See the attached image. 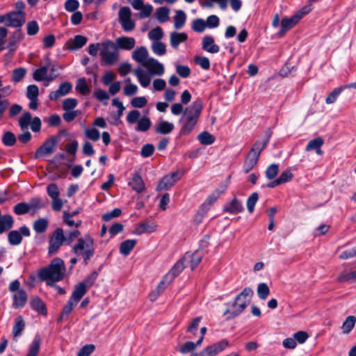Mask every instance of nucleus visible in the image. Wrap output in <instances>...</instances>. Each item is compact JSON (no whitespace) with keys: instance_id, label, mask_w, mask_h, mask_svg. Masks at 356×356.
I'll return each instance as SVG.
<instances>
[{"instance_id":"1","label":"nucleus","mask_w":356,"mask_h":356,"mask_svg":"<svg viewBox=\"0 0 356 356\" xmlns=\"http://www.w3.org/2000/svg\"><path fill=\"white\" fill-rule=\"evenodd\" d=\"M203 108L201 99H195L191 106L186 108L179 122L181 127L179 134L181 136L189 135L195 128Z\"/></svg>"},{"instance_id":"2","label":"nucleus","mask_w":356,"mask_h":356,"mask_svg":"<svg viewBox=\"0 0 356 356\" xmlns=\"http://www.w3.org/2000/svg\"><path fill=\"white\" fill-rule=\"evenodd\" d=\"M65 266L60 258H54L50 264L40 268L38 276L40 281H44L50 286H54V283L62 280L65 274Z\"/></svg>"},{"instance_id":"3","label":"nucleus","mask_w":356,"mask_h":356,"mask_svg":"<svg viewBox=\"0 0 356 356\" xmlns=\"http://www.w3.org/2000/svg\"><path fill=\"white\" fill-rule=\"evenodd\" d=\"M72 251L76 255H81L84 263L87 264L95 254L93 238L89 234L79 238L77 242L72 246Z\"/></svg>"},{"instance_id":"4","label":"nucleus","mask_w":356,"mask_h":356,"mask_svg":"<svg viewBox=\"0 0 356 356\" xmlns=\"http://www.w3.org/2000/svg\"><path fill=\"white\" fill-rule=\"evenodd\" d=\"M270 140V136L263 140H257L248 154L243 165V171L248 173L257 164L261 151L267 146Z\"/></svg>"},{"instance_id":"5","label":"nucleus","mask_w":356,"mask_h":356,"mask_svg":"<svg viewBox=\"0 0 356 356\" xmlns=\"http://www.w3.org/2000/svg\"><path fill=\"white\" fill-rule=\"evenodd\" d=\"M254 291L250 287H245L236 298L234 302L225 305L232 306V317H236L242 313L249 305L253 296Z\"/></svg>"},{"instance_id":"6","label":"nucleus","mask_w":356,"mask_h":356,"mask_svg":"<svg viewBox=\"0 0 356 356\" xmlns=\"http://www.w3.org/2000/svg\"><path fill=\"white\" fill-rule=\"evenodd\" d=\"M99 56L106 65H113L120 58L119 51L114 42L106 40L101 42Z\"/></svg>"},{"instance_id":"7","label":"nucleus","mask_w":356,"mask_h":356,"mask_svg":"<svg viewBox=\"0 0 356 356\" xmlns=\"http://www.w3.org/2000/svg\"><path fill=\"white\" fill-rule=\"evenodd\" d=\"M45 65L36 69L33 72V79L36 81H44V86H48L49 83L53 81L57 76L58 74H48V69L51 64V60L48 56H46L44 58Z\"/></svg>"},{"instance_id":"8","label":"nucleus","mask_w":356,"mask_h":356,"mask_svg":"<svg viewBox=\"0 0 356 356\" xmlns=\"http://www.w3.org/2000/svg\"><path fill=\"white\" fill-rule=\"evenodd\" d=\"M65 244V235L62 228H56L52 234L49 241L48 253L53 254L57 252L62 245Z\"/></svg>"},{"instance_id":"9","label":"nucleus","mask_w":356,"mask_h":356,"mask_svg":"<svg viewBox=\"0 0 356 356\" xmlns=\"http://www.w3.org/2000/svg\"><path fill=\"white\" fill-rule=\"evenodd\" d=\"M118 16L119 22L124 31L129 32L134 29L135 22L131 19V11L129 7H122L119 10Z\"/></svg>"},{"instance_id":"10","label":"nucleus","mask_w":356,"mask_h":356,"mask_svg":"<svg viewBox=\"0 0 356 356\" xmlns=\"http://www.w3.org/2000/svg\"><path fill=\"white\" fill-rule=\"evenodd\" d=\"M58 140L59 136H52L49 140L44 141L35 151V158L38 159L52 154Z\"/></svg>"},{"instance_id":"11","label":"nucleus","mask_w":356,"mask_h":356,"mask_svg":"<svg viewBox=\"0 0 356 356\" xmlns=\"http://www.w3.org/2000/svg\"><path fill=\"white\" fill-rule=\"evenodd\" d=\"M30 234L29 228L26 225H23L18 230L10 231L8 234V241L10 245L16 246L22 243L23 236L28 237Z\"/></svg>"},{"instance_id":"12","label":"nucleus","mask_w":356,"mask_h":356,"mask_svg":"<svg viewBox=\"0 0 356 356\" xmlns=\"http://www.w3.org/2000/svg\"><path fill=\"white\" fill-rule=\"evenodd\" d=\"M7 27H13L16 29H22L26 22V13L10 11L7 13Z\"/></svg>"},{"instance_id":"13","label":"nucleus","mask_w":356,"mask_h":356,"mask_svg":"<svg viewBox=\"0 0 356 356\" xmlns=\"http://www.w3.org/2000/svg\"><path fill=\"white\" fill-rule=\"evenodd\" d=\"M183 175V172L179 171L173 172L164 176L157 186L158 191L168 189L179 181Z\"/></svg>"},{"instance_id":"14","label":"nucleus","mask_w":356,"mask_h":356,"mask_svg":"<svg viewBox=\"0 0 356 356\" xmlns=\"http://www.w3.org/2000/svg\"><path fill=\"white\" fill-rule=\"evenodd\" d=\"M229 346L226 339H222L211 346L205 348L201 353L200 356H216Z\"/></svg>"},{"instance_id":"15","label":"nucleus","mask_w":356,"mask_h":356,"mask_svg":"<svg viewBox=\"0 0 356 356\" xmlns=\"http://www.w3.org/2000/svg\"><path fill=\"white\" fill-rule=\"evenodd\" d=\"M39 89L36 85H29L26 90V97L30 100L29 107L30 109L35 111L38 106Z\"/></svg>"},{"instance_id":"16","label":"nucleus","mask_w":356,"mask_h":356,"mask_svg":"<svg viewBox=\"0 0 356 356\" xmlns=\"http://www.w3.org/2000/svg\"><path fill=\"white\" fill-rule=\"evenodd\" d=\"M72 85L68 81L63 82L59 85L58 90L51 91L49 94V99L52 101H57L61 97L67 95L72 90Z\"/></svg>"},{"instance_id":"17","label":"nucleus","mask_w":356,"mask_h":356,"mask_svg":"<svg viewBox=\"0 0 356 356\" xmlns=\"http://www.w3.org/2000/svg\"><path fill=\"white\" fill-rule=\"evenodd\" d=\"M148 50L145 47L141 46L136 48L131 54L132 58L142 66H145V64L148 61L149 58L148 57Z\"/></svg>"},{"instance_id":"18","label":"nucleus","mask_w":356,"mask_h":356,"mask_svg":"<svg viewBox=\"0 0 356 356\" xmlns=\"http://www.w3.org/2000/svg\"><path fill=\"white\" fill-rule=\"evenodd\" d=\"M144 67L147 69L151 74L161 76L165 72L163 65L154 58H149Z\"/></svg>"},{"instance_id":"19","label":"nucleus","mask_w":356,"mask_h":356,"mask_svg":"<svg viewBox=\"0 0 356 356\" xmlns=\"http://www.w3.org/2000/svg\"><path fill=\"white\" fill-rule=\"evenodd\" d=\"M12 298V307L14 309L22 308L26 304L28 300V296L24 289L18 290L13 294Z\"/></svg>"},{"instance_id":"20","label":"nucleus","mask_w":356,"mask_h":356,"mask_svg":"<svg viewBox=\"0 0 356 356\" xmlns=\"http://www.w3.org/2000/svg\"><path fill=\"white\" fill-rule=\"evenodd\" d=\"M115 44L118 49L129 51L134 48L136 40L132 37L121 36L115 40Z\"/></svg>"},{"instance_id":"21","label":"nucleus","mask_w":356,"mask_h":356,"mask_svg":"<svg viewBox=\"0 0 356 356\" xmlns=\"http://www.w3.org/2000/svg\"><path fill=\"white\" fill-rule=\"evenodd\" d=\"M129 186L136 193H141L145 189V186L142 177L137 172L131 175V179L128 182Z\"/></svg>"},{"instance_id":"22","label":"nucleus","mask_w":356,"mask_h":356,"mask_svg":"<svg viewBox=\"0 0 356 356\" xmlns=\"http://www.w3.org/2000/svg\"><path fill=\"white\" fill-rule=\"evenodd\" d=\"M24 38V34L22 29H16L13 32L8 40L7 48L10 51H15L17 47L18 43Z\"/></svg>"},{"instance_id":"23","label":"nucleus","mask_w":356,"mask_h":356,"mask_svg":"<svg viewBox=\"0 0 356 356\" xmlns=\"http://www.w3.org/2000/svg\"><path fill=\"white\" fill-rule=\"evenodd\" d=\"M202 49L211 54H217L220 51V47L215 44L214 38L211 35H205L202 41Z\"/></svg>"},{"instance_id":"24","label":"nucleus","mask_w":356,"mask_h":356,"mask_svg":"<svg viewBox=\"0 0 356 356\" xmlns=\"http://www.w3.org/2000/svg\"><path fill=\"white\" fill-rule=\"evenodd\" d=\"M202 253L197 251L193 254L186 253L183 257V260L189 262L191 270H194L202 261Z\"/></svg>"},{"instance_id":"25","label":"nucleus","mask_w":356,"mask_h":356,"mask_svg":"<svg viewBox=\"0 0 356 356\" xmlns=\"http://www.w3.org/2000/svg\"><path fill=\"white\" fill-rule=\"evenodd\" d=\"M188 35L185 33L172 32L170 35V43L172 48L177 49L179 45L186 41Z\"/></svg>"},{"instance_id":"26","label":"nucleus","mask_w":356,"mask_h":356,"mask_svg":"<svg viewBox=\"0 0 356 356\" xmlns=\"http://www.w3.org/2000/svg\"><path fill=\"white\" fill-rule=\"evenodd\" d=\"M244 208L241 202L236 198H234L229 204L224 207V211L231 214H236L242 212Z\"/></svg>"},{"instance_id":"27","label":"nucleus","mask_w":356,"mask_h":356,"mask_svg":"<svg viewBox=\"0 0 356 356\" xmlns=\"http://www.w3.org/2000/svg\"><path fill=\"white\" fill-rule=\"evenodd\" d=\"M156 225L154 223L142 222L136 227L134 234L136 235H141L144 233H152L156 230Z\"/></svg>"},{"instance_id":"28","label":"nucleus","mask_w":356,"mask_h":356,"mask_svg":"<svg viewBox=\"0 0 356 356\" xmlns=\"http://www.w3.org/2000/svg\"><path fill=\"white\" fill-rule=\"evenodd\" d=\"M88 288L83 284V283L79 282L74 286L72 293L70 298L74 300V302H79L83 296L86 293Z\"/></svg>"},{"instance_id":"29","label":"nucleus","mask_w":356,"mask_h":356,"mask_svg":"<svg viewBox=\"0 0 356 356\" xmlns=\"http://www.w3.org/2000/svg\"><path fill=\"white\" fill-rule=\"evenodd\" d=\"M27 204L29 213L31 216L35 215L40 209L44 207L42 200L38 197L31 198Z\"/></svg>"},{"instance_id":"30","label":"nucleus","mask_w":356,"mask_h":356,"mask_svg":"<svg viewBox=\"0 0 356 356\" xmlns=\"http://www.w3.org/2000/svg\"><path fill=\"white\" fill-rule=\"evenodd\" d=\"M298 20L294 15L291 17H284L281 21V29L279 32L280 35H284L287 31L293 28Z\"/></svg>"},{"instance_id":"31","label":"nucleus","mask_w":356,"mask_h":356,"mask_svg":"<svg viewBox=\"0 0 356 356\" xmlns=\"http://www.w3.org/2000/svg\"><path fill=\"white\" fill-rule=\"evenodd\" d=\"M31 307L42 315H47V311L43 301L38 296L33 297L30 302Z\"/></svg>"},{"instance_id":"32","label":"nucleus","mask_w":356,"mask_h":356,"mask_svg":"<svg viewBox=\"0 0 356 356\" xmlns=\"http://www.w3.org/2000/svg\"><path fill=\"white\" fill-rule=\"evenodd\" d=\"M175 128L172 122L165 120L159 122L155 127V132L160 134H168L173 131Z\"/></svg>"},{"instance_id":"33","label":"nucleus","mask_w":356,"mask_h":356,"mask_svg":"<svg viewBox=\"0 0 356 356\" xmlns=\"http://www.w3.org/2000/svg\"><path fill=\"white\" fill-rule=\"evenodd\" d=\"M134 74L137 77L140 84L143 88H147L149 85L151 79L149 75L145 73L142 68L138 67L135 69Z\"/></svg>"},{"instance_id":"34","label":"nucleus","mask_w":356,"mask_h":356,"mask_svg":"<svg viewBox=\"0 0 356 356\" xmlns=\"http://www.w3.org/2000/svg\"><path fill=\"white\" fill-rule=\"evenodd\" d=\"M25 327V322L22 316H18L15 319V324L13 327V336L15 338H17L22 335V332L24 331Z\"/></svg>"},{"instance_id":"35","label":"nucleus","mask_w":356,"mask_h":356,"mask_svg":"<svg viewBox=\"0 0 356 356\" xmlns=\"http://www.w3.org/2000/svg\"><path fill=\"white\" fill-rule=\"evenodd\" d=\"M14 225V219L12 216L4 215L0 219V234H3L10 229Z\"/></svg>"},{"instance_id":"36","label":"nucleus","mask_w":356,"mask_h":356,"mask_svg":"<svg viewBox=\"0 0 356 356\" xmlns=\"http://www.w3.org/2000/svg\"><path fill=\"white\" fill-rule=\"evenodd\" d=\"M136 241L134 239H127L122 241L120 246V252L124 256L129 254L131 251L136 245Z\"/></svg>"},{"instance_id":"37","label":"nucleus","mask_w":356,"mask_h":356,"mask_svg":"<svg viewBox=\"0 0 356 356\" xmlns=\"http://www.w3.org/2000/svg\"><path fill=\"white\" fill-rule=\"evenodd\" d=\"M41 339L39 335L35 336L29 346L27 356H37L40 347Z\"/></svg>"},{"instance_id":"38","label":"nucleus","mask_w":356,"mask_h":356,"mask_svg":"<svg viewBox=\"0 0 356 356\" xmlns=\"http://www.w3.org/2000/svg\"><path fill=\"white\" fill-rule=\"evenodd\" d=\"M184 261L185 260H183V258L177 261L173 267L170 269L165 279H166L168 276H170L171 280H173L175 277L179 275L185 267Z\"/></svg>"},{"instance_id":"39","label":"nucleus","mask_w":356,"mask_h":356,"mask_svg":"<svg viewBox=\"0 0 356 356\" xmlns=\"http://www.w3.org/2000/svg\"><path fill=\"white\" fill-rule=\"evenodd\" d=\"M186 15L183 10H177L174 17V26L177 29H180L185 24Z\"/></svg>"},{"instance_id":"40","label":"nucleus","mask_w":356,"mask_h":356,"mask_svg":"<svg viewBox=\"0 0 356 356\" xmlns=\"http://www.w3.org/2000/svg\"><path fill=\"white\" fill-rule=\"evenodd\" d=\"M356 323V318L354 316H348L343 321L341 329L343 334H348L353 329Z\"/></svg>"},{"instance_id":"41","label":"nucleus","mask_w":356,"mask_h":356,"mask_svg":"<svg viewBox=\"0 0 356 356\" xmlns=\"http://www.w3.org/2000/svg\"><path fill=\"white\" fill-rule=\"evenodd\" d=\"M137 126L135 128L136 131L145 132L150 128L152 122L148 117H143L137 122Z\"/></svg>"},{"instance_id":"42","label":"nucleus","mask_w":356,"mask_h":356,"mask_svg":"<svg viewBox=\"0 0 356 356\" xmlns=\"http://www.w3.org/2000/svg\"><path fill=\"white\" fill-rule=\"evenodd\" d=\"M197 139L201 144L209 145L214 143L215 137L208 131H202L197 136Z\"/></svg>"},{"instance_id":"43","label":"nucleus","mask_w":356,"mask_h":356,"mask_svg":"<svg viewBox=\"0 0 356 356\" xmlns=\"http://www.w3.org/2000/svg\"><path fill=\"white\" fill-rule=\"evenodd\" d=\"M63 222L70 227H75L76 228L79 227L82 224L81 220L74 221L72 220V215L69 214V211H64L63 213Z\"/></svg>"},{"instance_id":"44","label":"nucleus","mask_w":356,"mask_h":356,"mask_svg":"<svg viewBox=\"0 0 356 356\" xmlns=\"http://www.w3.org/2000/svg\"><path fill=\"white\" fill-rule=\"evenodd\" d=\"M152 51L157 56H163L166 53V46L161 41H154L152 44Z\"/></svg>"},{"instance_id":"45","label":"nucleus","mask_w":356,"mask_h":356,"mask_svg":"<svg viewBox=\"0 0 356 356\" xmlns=\"http://www.w3.org/2000/svg\"><path fill=\"white\" fill-rule=\"evenodd\" d=\"M345 90V87L341 86L339 88H334L326 97L325 103L327 104H331L334 103L339 95L341 93V92Z\"/></svg>"},{"instance_id":"46","label":"nucleus","mask_w":356,"mask_h":356,"mask_svg":"<svg viewBox=\"0 0 356 356\" xmlns=\"http://www.w3.org/2000/svg\"><path fill=\"white\" fill-rule=\"evenodd\" d=\"M1 140L4 145L11 147L15 144L17 138L13 132L6 131L2 136Z\"/></svg>"},{"instance_id":"47","label":"nucleus","mask_w":356,"mask_h":356,"mask_svg":"<svg viewBox=\"0 0 356 356\" xmlns=\"http://www.w3.org/2000/svg\"><path fill=\"white\" fill-rule=\"evenodd\" d=\"M323 143L324 140L321 137L316 138L309 141L305 147V150L307 152H310L312 150H316V149H319V147H321L323 146Z\"/></svg>"},{"instance_id":"48","label":"nucleus","mask_w":356,"mask_h":356,"mask_svg":"<svg viewBox=\"0 0 356 356\" xmlns=\"http://www.w3.org/2000/svg\"><path fill=\"white\" fill-rule=\"evenodd\" d=\"M84 135L86 138L92 141H97L100 138V133L95 127L86 128Z\"/></svg>"},{"instance_id":"49","label":"nucleus","mask_w":356,"mask_h":356,"mask_svg":"<svg viewBox=\"0 0 356 356\" xmlns=\"http://www.w3.org/2000/svg\"><path fill=\"white\" fill-rule=\"evenodd\" d=\"M31 114L26 111L24 112L19 119V126L22 130L28 129L31 121Z\"/></svg>"},{"instance_id":"50","label":"nucleus","mask_w":356,"mask_h":356,"mask_svg":"<svg viewBox=\"0 0 356 356\" xmlns=\"http://www.w3.org/2000/svg\"><path fill=\"white\" fill-rule=\"evenodd\" d=\"M48 226V221L45 218H40L36 220L33 223V229L37 233L44 232Z\"/></svg>"},{"instance_id":"51","label":"nucleus","mask_w":356,"mask_h":356,"mask_svg":"<svg viewBox=\"0 0 356 356\" xmlns=\"http://www.w3.org/2000/svg\"><path fill=\"white\" fill-rule=\"evenodd\" d=\"M87 40V38L83 35H75L73 40L72 46L71 49L75 50L83 47L86 44Z\"/></svg>"},{"instance_id":"52","label":"nucleus","mask_w":356,"mask_h":356,"mask_svg":"<svg viewBox=\"0 0 356 356\" xmlns=\"http://www.w3.org/2000/svg\"><path fill=\"white\" fill-rule=\"evenodd\" d=\"M270 293V289L266 283H260L257 286V295L261 300H266Z\"/></svg>"},{"instance_id":"53","label":"nucleus","mask_w":356,"mask_h":356,"mask_svg":"<svg viewBox=\"0 0 356 356\" xmlns=\"http://www.w3.org/2000/svg\"><path fill=\"white\" fill-rule=\"evenodd\" d=\"M77 304V302H74L73 300L70 298L67 302V304L64 306L63 308V310L61 312V314L59 317V320H61L65 316H68L71 312L72 311L74 307Z\"/></svg>"},{"instance_id":"54","label":"nucleus","mask_w":356,"mask_h":356,"mask_svg":"<svg viewBox=\"0 0 356 356\" xmlns=\"http://www.w3.org/2000/svg\"><path fill=\"white\" fill-rule=\"evenodd\" d=\"M156 15L160 22H165L169 18V9L166 7H161L156 10Z\"/></svg>"},{"instance_id":"55","label":"nucleus","mask_w":356,"mask_h":356,"mask_svg":"<svg viewBox=\"0 0 356 356\" xmlns=\"http://www.w3.org/2000/svg\"><path fill=\"white\" fill-rule=\"evenodd\" d=\"M26 73V70L24 67H18L13 70L12 74V80L15 83H18L22 80V79L25 76Z\"/></svg>"},{"instance_id":"56","label":"nucleus","mask_w":356,"mask_h":356,"mask_svg":"<svg viewBox=\"0 0 356 356\" xmlns=\"http://www.w3.org/2000/svg\"><path fill=\"white\" fill-rule=\"evenodd\" d=\"M163 36V32L160 26H156L152 29L149 33L148 37L152 40L159 41Z\"/></svg>"},{"instance_id":"57","label":"nucleus","mask_w":356,"mask_h":356,"mask_svg":"<svg viewBox=\"0 0 356 356\" xmlns=\"http://www.w3.org/2000/svg\"><path fill=\"white\" fill-rule=\"evenodd\" d=\"M76 89L83 95H86L90 92V88L88 86L85 78L78 80Z\"/></svg>"},{"instance_id":"58","label":"nucleus","mask_w":356,"mask_h":356,"mask_svg":"<svg viewBox=\"0 0 356 356\" xmlns=\"http://www.w3.org/2000/svg\"><path fill=\"white\" fill-rule=\"evenodd\" d=\"M259 195L257 192H254L249 196L247 200V209L249 213H252L254 211V206L258 201Z\"/></svg>"},{"instance_id":"59","label":"nucleus","mask_w":356,"mask_h":356,"mask_svg":"<svg viewBox=\"0 0 356 356\" xmlns=\"http://www.w3.org/2000/svg\"><path fill=\"white\" fill-rule=\"evenodd\" d=\"M14 213L17 216L29 213L28 204L26 202H19L15 204L13 207Z\"/></svg>"},{"instance_id":"60","label":"nucleus","mask_w":356,"mask_h":356,"mask_svg":"<svg viewBox=\"0 0 356 356\" xmlns=\"http://www.w3.org/2000/svg\"><path fill=\"white\" fill-rule=\"evenodd\" d=\"M355 280V271H343L339 274L337 280L339 282H346Z\"/></svg>"},{"instance_id":"61","label":"nucleus","mask_w":356,"mask_h":356,"mask_svg":"<svg viewBox=\"0 0 356 356\" xmlns=\"http://www.w3.org/2000/svg\"><path fill=\"white\" fill-rule=\"evenodd\" d=\"M207 28L205 21L202 19L198 18L195 19L192 24V29L197 33H202Z\"/></svg>"},{"instance_id":"62","label":"nucleus","mask_w":356,"mask_h":356,"mask_svg":"<svg viewBox=\"0 0 356 356\" xmlns=\"http://www.w3.org/2000/svg\"><path fill=\"white\" fill-rule=\"evenodd\" d=\"M279 172V166L275 163L270 165L266 170V177L268 179H274Z\"/></svg>"},{"instance_id":"63","label":"nucleus","mask_w":356,"mask_h":356,"mask_svg":"<svg viewBox=\"0 0 356 356\" xmlns=\"http://www.w3.org/2000/svg\"><path fill=\"white\" fill-rule=\"evenodd\" d=\"M39 31V26L36 21L32 20L28 22L26 25V32L29 35H35Z\"/></svg>"},{"instance_id":"64","label":"nucleus","mask_w":356,"mask_h":356,"mask_svg":"<svg viewBox=\"0 0 356 356\" xmlns=\"http://www.w3.org/2000/svg\"><path fill=\"white\" fill-rule=\"evenodd\" d=\"M95 349L93 344L83 346L78 352L77 356H90Z\"/></svg>"}]
</instances>
